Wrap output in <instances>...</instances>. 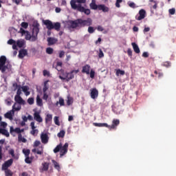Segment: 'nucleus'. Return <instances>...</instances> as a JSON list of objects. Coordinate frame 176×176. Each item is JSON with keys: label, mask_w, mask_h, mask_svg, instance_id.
I'll list each match as a JSON object with an SVG mask.
<instances>
[{"label": "nucleus", "mask_w": 176, "mask_h": 176, "mask_svg": "<svg viewBox=\"0 0 176 176\" xmlns=\"http://www.w3.org/2000/svg\"><path fill=\"white\" fill-rule=\"evenodd\" d=\"M13 164V158H11L7 161H6L3 164L1 167V170H8L9 167Z\"/></svg>", "instance_id": "nucleus-9"}, {"label": "nucleus", "mask_w": 176, "mask_h": 176, "mask_svg": "<svg viewBox=\"0 0 176 176\" xmlns=\"http://www.w3.org/2000/svg\"><path fill=\"white\" fill-rule=\"evenodd\" d=\"M18 141L19 142H23L25 143L27 142V139H25V138L23 137V135H21V133H19L18 135Z\"/></svg>", "instance_id": "nucleus-30"}, {"label": "nucleus", "mask_w": 176, "mask_h": 176, "mask_svg": "<svg viewBox=\"0 0 176 176\" xmlns=\"http://www.w3.org/2000/svg\"><path fill=\"white\" fill-rule=\"evenodd\" d=\"M21 27H22V28H25V30H27V28H28V23L22 22L21 23Z\"/></svg>", "instance_id": "nucleus-46"}, {"label": "nucleus", "mask_w": 176, "mask_h": 176, "mask_svg": "<svg viewBox=\"0 0 176 176\" xmlns=\"http://www.w3.org/2000/svg\"><path fill=\"white\" fill-rule=\"evenodd\" d=\"M70 6L74 10H77L80 13H85L87 16H89L91 11L89 8H86V0H71Z\"/></svg>", "instance_id": "nucleus-2"}, {"label": "nucleus", "mask_w": 176, "mask_h": 176, "mask_svg": "<svg viewBox=\"0 0 176 176\" xmlns=\"http://www.w3.org/2000/svg\"><path fill=\"white\" fill-rule=\"evenodd\" d=\"M39 145H41V142L39 140H36L34 143V146L36 147L39 146Z\"/></svg>", "instance_id": "nucleus-60"}, {"label": "nucleus", "mask_w": 176, "mask_h": 176, "mask_svg": "<svg viewBox=\"0 0 176 176\" xmlns=\"http://www.w3.org/2000/svg\"><path fill=\"white\" fill-rule=\"evenodd\" d=\"M89 7L92 10H97L98 9V5L96 3V0H91Z\"/></svg>", "instance_id": "nucleus-23"}, {"label": "nucleus", "mask_w": 176, "mask_h": 176, "mask_svg": "<svg viewBox=\"0 0 176 176\" xmlns=\"http://www.w3.org/2000/svg\"><path fill=\"white\" fill-rule=\"evenodd\" d=\"M25 162L27 163V164H31V163H32V158L30 157V156L25 157Z\"/></svg>", "instance_id": "nucleus-39"}, {"label": "nucleus", "mask_w": 176, "mask_h": 176, "mask_svg": "<svg viewBox=\"0 0 176 176\" xmlns=\"http://www.w3.org/2000/svg\"><path fill=\"white\" fill-rule=\"evenodd\" d=\"M127 54L129 57H133V51L131 50V49L129 48L127 50Z\"/></svg>", "instance_id": "nucleus-55"}, {"label": "nucleus", "mask_w": 176, "mask_h": 176, "mask_svg": "<svg viewBox=\"0 0 176 176\" xmlns=\"http://www.w3.org/2000/svg\"><path fill=\"white\" fill-rule=\"evenodd\" d=\"M34 102V98H29L28 99V103L30 104V105H32Z\"/></svg>", "instance_id": "nucleus-48"}, {"label": "nucleus", "mask_w": 176, "mask_h": 176, "mask_svg": "<svg viewBox=\"0 0 176 176\" xmlns=\"http://www.w3.org/2000/svg\"><path fill=\"white\" fill-rule=\"evenodd\" d=\"M41 140L42 144H47L49 142V135L47 133H42L41 134Z\"/></svg>", "instance_id": "nucleus-13"}, {"label": "nucleus", "mask_w": 176, "mask_h": 176, "mask_svg": "<svg viewBox=\"0 0 176 176\" xmlns=\"http://www.w3.org/2000/svg\"><path fill=\"white\" fill-rule=\"evenodd\" d=\"M91 24H93V20L91 18L87 19H77L67 21L68 28L72 30H80V28L86 26L90 27Z\"/></svg>", "instance_id": "nucleus-1"}, {"label": "nucleus", "mask_w": 176, "mask_h": 176, "mask_svg": "<svg viewBox=\"0 0 176 176\" xmlns=\"http://www.w3.org/2000/svg\"><path fill=\"white\" fill-rule=\"evenodd\" d=\"M72 104H74V98L67 96V105L69 107V105H72Z\"/></svg>", "instance_id": "nucleus-31"}, {"label": "nucleus", "mask_w": 176, "mask_h": 176, "mask_svg": "<svg viewBox=\"0 0 176 176\" xmlns=\"http://www.w3.org/2000/svg\"><path fill=\"white\" fill-rule=\"evenodd\" d=\"M3 171H5L6 176H13V172L10 169H2Z\"/></svg>", "instance_id": "nucleus-37"}, {"label": "nucleus", "mask_w": 176, "mask_h": 176, "mask_svg": "<svg viewBox=\"0 0 176 176\" xmlns=\"http://www.w3.org/2000/svg\"><path fill=\"white\" fill-rule=\"evenodd\" d=\"M131 45L133 46L135 53H137L138 54L140 52V47H138V45H137V43H132Z\"/></svg>", "instance_id": "nucleus-25"}, {"label": "nucleus", "mask_w": 176, "mask_h": 176, "mask_svg": "<svg viewBox=\"0 0 176 176\" xmlns=\"http://www.w3.org/2000/svg\"><path fill=\"white\" fill-rule=\"evenodd\" d=\"M9 155H11L12 157L15 160H19V155H14V150L13 148H11L8 151Z\"/></svg>", "instance_id": "nucleus-24"}, {"label": "nucleus", "mask_w": 176, "mask_h": 176, "mask_svg": "<svg viewBox=\"0 0 176 176\" xmlns=\"http://www.w3.org/2000/svg\"><path fill=\"white\" fill-rule=\"evenodd\" d=\"M37 155H43V147H41L40 149H36Z\"/></svg>", "instance_id": "nucleus-45"}, {"label": "nucleus", "mask_w": 176, "mask_h": 176, "mask_svg": "<svg viewBox=\"0 0 176 176\" xmlns=\"http://www.w3.org/2000/svg\"><path fill=\"white\" fill-rule=\"evenodd\" d=\"M91 71V67L90 65H85L82 67L81 72L82 74H86L87 75H90V72Z\"/></svg>", "instance_id": "nucleus-12"}, {"label": "nucleus", "mask_w": 176, "mask_h": 176, "mask_svg": "<svg viewBox=\"0 0 176 176\" xmlns=\"http://www.w3.org/2000/svg\"><path fill=\"white\" fill-rule=\"evenodd\" d=\"M98 10H102L104 13H108L109 12V8L106 6L104 4H100L98 5Z\"/></svg>", "instance_id": "nucleus-19"}, {"label": "nucleus", "mask_w": 176, "mask_h": 176, "mask_svg": "<svg viewBox=\"0 0 176 176\" xmlns=\"http://www.w3.org/2000/svg\"><path fill=\"white\" fill-rule=\"evenodd\" d=\"M170 14H175V8H171L169 10Z\"/></svg>", "instance_id": "nucleus-61"}, {"label": "nucleus", "mask_w": 176, "mask_h": 176, "mask_svg": "<svg viewBox=\"0 0 176 176\" xmlns=\"http://www.w3.org/2000/svg\"><path fill=\"white\" fill-rule=\"evenodd\" d=\"M91 98L93 100H96L98 97V90H97L96 88H93L91 89Z\"/></svg>", "instance_id": "nucleus-15"}, {"label": "nucleus", "mask_w": 176, "mask_h": 176, "mask_svg": "<svg viewBox=\"0 0 176 176\" xmlns=\"http://www.w3.org/2000/svg\"><path fill=\"white\" fill-rule=\"evenodd\" d=\"M43 74L44 76H50V73L47 70H43Z\"/></svg>", "instance_id": "nucleus-58"}, {"label": "nucleus", "mask_w": 176, "mask_h": 176, "mask_svg": "<svg viewBox=\"0 0 176 176\" xmlns=\"http://www.w3.org/2000/svg\"><path fill=\"white\" fill-rule=\"evenodd\" d=\"M128 5L129 8H132L133 9H135V3L134 2H128Z\"/></svg>", "instance_id": "nucleus-50"}, {"label": "nucleus", "mask_w": 176, "mask_h": 176, "mask_svg": "<svg viewBox=\"0 0 176 176\" xmlns=\"http://www.w3.org/2000/svg\"><path fill=\"white\" fill-rule=\"evenodd\" d=\"M94 126H95L96 127H107L108 129V124L107 123H97V122H94Z\"/></svg>", "instance_id": "nucleus-27"}, {"label": "nucleus", "mask_w": 176, "mask_h": 176, "mask_svg": "<svg viewBox=\"0 0 176 176\" xmlns=\"http://www.w3.org/2000/svg\"><path fill=\"white\" fill-rule=\"evenodd\" d=\"M22 152L25 155V157L30 156V153H31V151L28 148H23Z\"/></svg>", "instance_id": "nucleus-34"}, {"label": "nucleus", "mask_w": 176, "mask_h": 176, "mask_svg": "<svg viewBox=\"0 0 176 176\" xmlns=\"http://www.w3.org/2000/svg\"><path fill=\"white\" fill-rule=\"evenodd\" d=\"M120 124V121L118 119H114L112 121V124L111 125H108L107 129L109 130H113L118 127Z\"/></svg>", "instance_id": "nucleus-10"}, {"label": "nucleus", "mask_w": 176, "mask_h": 176, "mask_svg": "<svg viewBox=\"0 0 176 176\" xmlns=\"http://www.w3.org/2000/svg\"><path fill=\"white\" fill-rule=\"evenodd\" d=\"M16 46H18V47H23L24 46V45H25V43L24 42V40H18L16 42Z\"/></svg>", "instance_id": "nucleus-29"}, {"label": "nucleus", "mask_w": 176, "mask_h": 176, "mask_svg": "<svg viewBox=\"0 0 176 176\" xmlns=\"http://www.w3.org/2000/svg\"><path fill=\"white\" fill-rule=\"evenodd\" d=\"M0 134L5 135L6 137H10L9 132L5 129L0 128Z\"/></svg>", "instance_id": "nucleus-26"}, {"label": "nucleus", "mask_w": 176, "mask_h": 176, "mask_svg": "<svg viewBox=\"0 0 176 176\" xmlns=\"http://www.w3.org/2000/svg\"><path fill=\"white\" fill-rule=\"evenodd\" d=\"M162 66H163V67H166V68H168L169 67H171V63H170V62H168V61L164 62V63L162 64Z\"/></svg>", "instance_id": "nucleus-43"}, {"label": "nucleus", "mask_w": 176, "mask_h": 176, "mask_svg": "<svg viewBox=\"0 0 176 176\" xmlns=\"http://www.w3.org/2000/svg\"><path fill=\"white\" fill-rule=\"evenodd\" d=\"M14 43H16V41L13 40L12 38L8 41V45H14Z\"/></svg>", "instance_id": "nucleus-57"}, {"label": "nucleus", "mask_w": 176, "mask_h": 176, "mask_svg": "<svg viewBox=\"0 0 176 176\" xmlns=\"http://www.w3.org/2000/svg\"><path fill=\"white\" fill-rule=\"evenodd\" d=\"M30 127L32 128V130H35L36 129V126H35V122H32L30 123Z\"/></svg>", "instance_id": "nucleus-59"}, {"label": "nucleus", "mask_w": 176, "mask_h": 176, "mask_svg": "<svg viewBox=\"0 0 176 176\" xmlns=\"http://www.w3.org/2000/svg\"><path fill=\"white\" fill-rule=\"evenodd\" d=\"M57 136L58 137V138H64V137H65V131H64V130L60 131L57 134Z\"/></svg>", "instance_id": "nucleus-38"}, {"label": "nucleus", "mask_w": 176, "mask_h": 176, "mask_svg": "<svg viewBox=\"0 0 176 176\" xmlns=\"http://www.w3.org/2000/svg\"><path fill=\"white\" fill-rule=\"evenodd\" d=\"M142 57H144V58H148V57H149V54H148V52H143Z\"/></svg>", "instance_id": "nucleus-63"}, {"label": "nucleus", "mask_w": 176, "mask_h": 176, "mask_svg": "<svg viewBox=\"0 0 176 176\" xmlns=\"http://www.w3.org/2000/svg\"><path fill=\"white\" fill-rule=\"evenodd\" d=\"M39 27L40 25L38 22L33 24L32 35L28 31L25 34L26 41H31L32 42H35L38 40V34H39Z\"/></svg>", "instance_id": "nucleus-3"}, {"label": "nucleus", "mask_w": 176, "mask_h": 176, "mask_svg": "<svg viewBox=\"0 0 176 176\" xmlns=\"http://www.w3.org/2000/svg\"><path fill=\"white\" fill-rule=\"evenodd\" d=\"M14 133H16V134H18V135H19V134H21V133H20V128H19V127L15 128V129H14Z\"/></svg>", "instance_id": "nucleus-64"}, {"label": "nucleus", "mask_w": 176, "mask_h": 176, "mask_svg": "<svg viewBox=\"0 0 176 176\" xmlns=\"http://www.w3.org/2000/svg\"><path fill=\"white\" fill-rule=\"evenodd\" d=\"M21 109V104L15 102L12 106V111L14 112L19 111Z\"/></svg>", "instance_id": "nucleus-22"}, {"label": "nucleus", "mask_w": 176, "mask_h": 176, "mask_svg": "<svg viewBox=\"0 0 176 176\" xmlns=\"http://www.w3.org/2000/svg\"><path fill=\"white\" fill-rule=\"evenodd\" d=\"M124 74H126L124 70H121L120 69H116V76H119L120 75L123 76V75H124Z\"/></svg>", "instance_id": "nucleus-33"}, {"label": "nucleus", "mask_w": 176, "mask_h": 176, "mask_svg": "<svg viewBox=\"0 0 176 176\" xmlns=\"http://www.w3.org/2000/svg\"><path fill=\"white\" fill-rule=\"evenodd\" d=\"M122 2H123V0H116V7L120 8V3H122Z\"/></svg>", "instance_id": "nucleus-51"}, {"label": "nucleus", "mask_w": 176, "mask_h": 176, "mask_svg": "<svg viewBox=\"0 0 176 176\" xmlns=\"http://www.w3.org/2000/svg\"><path fill=\"white\" fill-rule=\"evenodd\" d=\"M7 60L6 56H0V71L1 74H6V71L9 72L12 69V65L7 63Z\"/></svg>", "instance_id": "nucleus-4"}, {"label": "nucleus", "mask_w": 176, "mask_h": 176, "mask_svg": "<svg viewBox=\"0 0 176 176\" xmlns=\"http://www.w3.org/2000/svg\"><path fill=\"white\" fill-rule=\"evenodd\" d=\"M6 119H9L10 120H13V116H14V111L13 110H10V111L7 112L4 115Z\"/></svg>", "instance_id": "nucleus-18"}, {"label": "nucleus", "mask_w": 176, "mask_h": 176, "mask_svg": "<svg viewBox=\"0 0 176 176\" xmlns=\"http://www.w3.org/2000/svg\"><path fill=\"white\" fill-rule=\"evenodd\" d=\"M57 41V38L53 37H48L47 39L48 46H52V45L56 44Z\"/></svg>", "instance_id": "nucleus-20"}, {"label": "nucleus", "mask_w": 176, "mask_h": 176, "mask_svg": "<svg viewBox=\"0 0 176 176\" xmlns=\"http://www.w3.org/2000/svg\"><path fill=\"white\" fill-rule=\"evenodd\" d=\"M88 32H89V34H94V28H93L91 26H89L88 28Z\"/></svg>", "instance_id": "nucleus-54"}, {"label": "nucleus", "mask_w": 176, "mask_h": 176, "mask_svg": "<svg viewBox=\"0 0 176 176\" xmlns=\"http://www.w3.org/2000/svg\"><path fill=\"white\" fill-rule=\"evenodd\" d=\"M50 166V163L43 162L41 164V166L39 168L40 173H44V171H48Z\"/></svg>", "instance_id": "nucleus-11"}, {"label": "nucleus", "mask_w": 176, "mask_h": 176, "mask_svg": "<svg viewBox=\"0 0 176 176\" xmlns=\"http://www.w3.org/2000/svg\"><path fill=\"white\" fill-rule=\"evenodd\" d=\"M28 31L23 30V28H21L19 30V33L21 34V35H25Z\"/></svg>", "instance_id": "nucleus-44"}, {"label": "nucleus", "mask_w": 176, "mask_h": 176, "mask_svg": "<svg viewBox=\"0 0 176 176\" xmlns=\"http://www.w3.org/2000/svg\"><path fill=\"white\" fill-rule=\"evenodd\" d=\"M54 121L55 124H56V126H60V120H58V116H55L54 118Z\"/></svg>", "instance_id": "nucleus-41"}, {"label": "nucleus", "mask_w": 176, "mask_h": 176, "mask_svg": "<svg viewBox=\"0 0 176 176\" xmlns=\"http://www.w3.org/2000/svg\"><path fill=\"white\" fill-rule=\"evenodd\" d=\"M38 133H39V131H38V129H32V131H30V134L32 135H35L36 134H38Z\"/></svg>", "instance_id": "nucleus-49"}, {"label": "nucleus", "mask_w": 176, "mask_h": 176, "mask_svg": "<svg viewBox=\"0 0 176 176\" xmlns=\"http://www.w3.org/2000/svg\"><path fill=\"white\" fill-rule=\"evenodd\" d=\"M47 98H49V95H47V93H43V100L47 101Z\"/></svg>", "instance_id": "nucleus-56"}, {"label": "nucleus", "mask_w": 176, "mask_h": 176, "mask_svg": "<svg viewBox=\"0 0 176 176\" xmlns=\"http://www.w3.org/2000/svg\"><path fill=\"white\" fill-rule=\"evenodd\" d=\"M89 74H90V78L91 79H94V76H96V72H94V70L91 69V71L89 72Z\"/></svg>", "instance_id": "nucleus-42"}, {"label": "nucleus", "mask_w": 176, "mask_h": 176, "mask_svg": "<svg viewBox=\"0 0 176 176\" xmlns=\"http://www.w3.org/2000/svg\"><path fill=\"white\" fill-rule=\"evenodd\" d=\"M54 50L52 47H47L46 49V54H53Z\"/></svg>", "instance_id": "nucleus-40"}, {"label": "nucleus", "mask_w": 176, "mask_h": 176, "mask_svg": "<svg viewBox=\"0 0 176 176\" xmlns=\"http://www.w3.org/2000/svg\"><path fill=\"white\" fill-rule=\"evenodd\" d=\"M46 83H47V81L45 82V83H44V87L43 88V93H46V91H47V89H49V87H47V85H46Z\"/></svg>", "instance_id": "nucleus-47"}, {"label": "nucleus", "mask_w": 176, "mask_h": 176, "mask_svg": "<svg viewBox=\"0 0 176 176\" xmlns=\"http://www.w3.org/2000/svg\"><path fill=\"white\" fill-rule=\"evenodd\" d=\"M58 102L60 107H64V105H65V103L64 102V100L62 98H59Z\"/></svg>", "instance_id": "nucleus-52"}, {"label": "nucleus", "mask_w": 176, "mask_h": 176, "mask_svg": "<svg viewBox=\"0 0 176 176\" xmlns=\"http://www.w3.org/2000/svg\"><path fill=\"white\" fill-rule=\"evenodd\" d=\"M68 143H65L63 146H62L60 151V156H64V155L68 152Z\"/></svg>", "instance_id": "nucleus-14"}, {"label": "nucleus", "mask_w": 176, "mask_h": 176, "mask_svg": "<svg viewBox=\"0 0 176 176\" xmlns=\"http://www.w3.org/2000/svg\"><path fill=\"white\" fill-rule=\"evenodd\" d=\"M14 101L21 105H25V100L21 96H14Z\"/></svg>", "instance_id": "nucleus-17"}, {"label": "nucleus", "mask_w": 176, "mask_h": 176, "mask_svg": "<svg viewBox=\"0 0 176 176\" xmlns=\"http://www.w3.org/2000/svg\"><path fill=\"white\" fill-rule=\"evenodd\" d=\"M99 58H102L104 57V52H102V50H99V54H98Z\"/></svg>", "instance_id": "nucleus-53"}, {"label": "nucleus", "mask_w": 176, "mask_h": 176, "mask_svg": "<svg viewBox=\"0 0 176 176\" xmlns=\"http://www.w3.org/2000/svg\"><path fill=\"white\" fill-rule=\"evenodd\" d=\"M79 69L77 70H72L70 72L66 73L65 76H59V79H61V80H66V82H69V80H72V79H74L75 78V75L76 74H78Z\"/></svg>", "instance_id": "nucleus-6"}, {"label": "nucleus", "mask_w": 176, "mask_h": 176, "mask_svg": "<svg viewBox=\"0 0 176 176\" xmlns=\"http://www.w3.org/2000/svg\"><path fill=\"white\" fill-rule=\"evenodd\" d=\"M34 119L36 122H38V123H42V122H43V119H42V117H41V115L38 111L34 112Z\"/></svg>", "instance_id": "nucleus-16"}, {"label": "nucleus", "mask_w": 176, "mask_h": 176, "mask_svg": "<svg viewBox=\"0 0 176 176\" xmlns=\"http://www.w3.org/2000/svg\"><path fill=\"white\" fill-rule=\"evenodd\" d=\"M21 89H22V91H23V93H25V96H30L31 94V92H30V87L28 86H23V87H21L19 88H18L17 91H16V95L15 96V97H19L20 96H21Z\"/></svg>", "instance_id": "nucleus-7"}, {"label": "nucleus", "mask_w": 176, "mask_h": 176, "mask_svg": "<svg viewBox=\"0 0 176 176\" xmlns=\"http://www.w3.org/2000/svg\"><path fill=\"white\" fill-rule=\"evenodd\" d=\"M44 25H46V28L49 31H52V30H55L56 31H60L61 28V23L60 22L54 23L52 21L47 19L43 21Z\"/></svg>", "instance_id": "nucleus-5"}, {"label": "nucleus", "mask_w": 176, "mask_h": 176, "mask_svg": "<svg viewBox=\"0 0 176 176\" xmlns=\"http://www.w3.org/2000/svg\"><path fill=\"white\" fill-rule=\"evenodd\" d=\"M53 120V116L52 114H47L45 117V123H49Z\"/></svg>", "instance_id": "nucleus-35"}, {"label": "nucleus", "mask_w": 176, "mask_h": 176, "mask_svg": "<svg viewBox=\"0 0 176 176\" xmlns=\"http://www.w3.org/2000/svg\"><path fill=\"white\" fill-rule=\"evenodd\" d=\"M61 148H62V144H59L56 146V148L54 149V153H58V152H61Z\"/></svg>", "instance_id": "nucleus-36"}, {"label": "nucleus", "mask_w": 176, "mask_h": 176, "mask_svg": "<svg viewBox=\"0 0 176 176\" xmlns=\"http://www.w3.org/2000/svg\"><path fill=\"white\" fill-rule=\"evenodd\" d=\"M27 54H28L27 50H21L19 52V58H24V57H25V56H27Z\"/></svg>", "instance_id": "nucleus-21"}, {"label": "nucleus", "mask_w": 176, "mask_h": 176, "mask_svg": "<svg viewBox=\"0 0 176 176\" xmlns=\"http://www.w3.org/2000/svg\"><path fill=\"white\" fill-rule=\"evenodd\" d=\"M36 104L38 107H43V102L42 99H41L39 96H37V97H36Z\"/></svg>", "instance_id": "nucleus-32"}, {"label": "nucleus", "mask_w": 176, "mask_h": 176, "mask_svg": "<svg viewBox=\"0 0 176 176\" xmlns=\"http://www.w3.org/2000/svg\"><path fill=\"white\" fill-rule=\"evenodd\" d=\"M97 30H98V31L102 32V31H104V28H102V26H101V25H98L97 27Z\"/></svg>", "instance_id": "nucleus-62"}, {"label": "nucleus", "mask_w": 176, "mask_h": 176, "mask_svg": "<svg viewBox=\"0 0 176 176\" xmlns=\"http://www.w3.org/2000/svg\"><path fill=\"white\" fill-rule=\"evenodd\" d=\"M146 17V11L144 9H141L139 10L138 14L135 16V20H138V21H141V20H144Z\"/></svg>", "instance_id": "nucleus-8"}, {"label": "nucleus", "mask_w": 176, "mask_h": 176, "mask_svg": "<svg viewBox=\"0 0 176 176\" xmlns=\"http://www.w3.org/2000/svg\"><path fill=\"white\" fill-rule=\"evenodd\" d=\"M52 164H54V168H56V170H57L58 171H60V164H58V162H57L56 160H52Z\"/></svg>", "instance_id": "nucleus-28"}]
</instances>
